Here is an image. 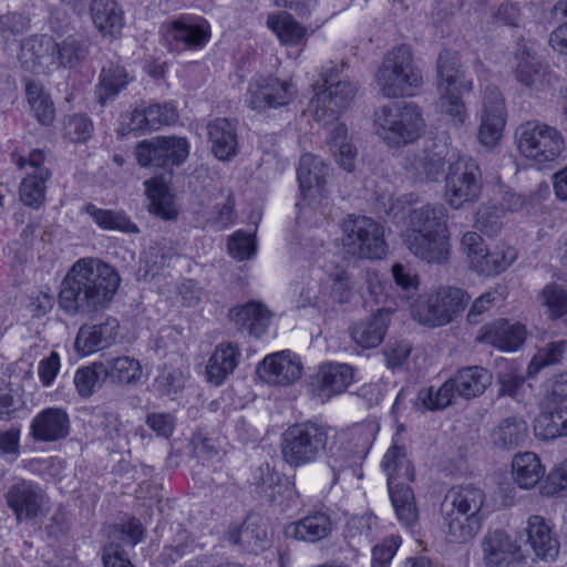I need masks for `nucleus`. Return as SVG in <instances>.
Segmentation results:
<instances>
[{
	"mask_svg": "<svg viewBox=\"0 0 567 567\" xmlns=\"http://www.w3.org/2000/svg\"><path fill=\"white\" fill-rule=\"evenodd\" d=\"M403 166L419 181H435L443 172V158L436 153L421 150L404 157Z\"/></svg>",
	"mask_w": 567,
	"mask_h": 567,
	"instance_id": "obj_40",
	"label": "nucleus"
},
{
	"mask_svg": "<svg viewBox=\"0 0 567 567\" xmlns=\"http://www.w3.org/2000/svg\"><path fill=\"white\" fill-rule=\"evenodd\" d=\"M497 205L488 203L482 205L475 218V227L483 234L489 237H494L499 234L503 228V215Z\"/></svg>",
	"mask_w": 567,
	"mask_h": 567,
	"instance_id": "obj_55",
	"label": "nucleus"
},
{
	"mask_svg": "<svg viewBox=\"0 0 567 567\" xmlns=\"http://www.w3.org/2000/svg\"><path fill=\"white\" fill-rule=\"evenodd\" d=\"M30 29V18L21 12L0 14V37L9 38L27 32Z\"/></svg>",
	"mask_w": 567,
	"mask_h": 567,
	"instance_id": "obj_63",
	"label": "nucleus"
},
{
	"mask_svg": "<svg viewBox=\"0 0 567 567\" xmlns=\"http://www.w3.org/2000/svg\"><path fill=\"white\" fill-rule=\"evenodd\" d=\"M146 110V124L148 130H157L163 125H169L177 120V112L171 104H154Z\"/></svg>",
	"mask_w": 567,
	"mask_h": 567,
	"instance_id": "obj_64",
	"label": "nucleus"
},
{
	"mask_svg": "<svg viewBox=\"0 0 567 567\" xmlns=\"http://www.w3.org/2000/svg\"><path fill=\"white\" fill-rule=\"evenodd\" d=\"M515 79L522 85L542 91L554 84L555 76L548 68L526 49L515 54Z\"/></svg>",
	"mask_w": 567,
	"mask_h": 567,
	"instance_id": "obj_20",
	"label": "nucleus"
},
{
	"mask_svg": "<svg viewBox=\"0 0 567 567\" xmlns=\"http://www.w3.org/2000/svg\"><path fill=\"white\" fill-rule=\"evenodd\" d=\"M391 315L390 310L379 309L371 317L353 323L350 327L352 340L363 349L379 347L390 326Z\"/></svg>",
	"mask_w": 567,
	"mask_h": 567,
	"instance_id": "obj_24",
	"label": "nucleus"
},
{
	"mask_svg": "<svg viewBox=\"0 0 567 567\" xmlns=\"http://www.w3.org/2000/svg\"><path fill=\"white\" fill-rule=\"evenodd\" d=\"M118 322L107 318L104 322L93 326H82L75 339V349L82 354H89L106 348L117 334Z\"/></svg>",
	"mask_w": 567,
	"mask_h": 567,
	"instance_id": "obj_26",
	"label": "nucleus"
},
{
	"mask_svg": "<svg viewBox=\"0 0 567 567\" xmlns=\"http://www.w3.org/2000/svg\"><path fill=\"white\" fill-rule=\"evenodd\" d=\"M551 16L561 22L549 37V44L560 54H567V0H559L551 9Z\"/></svg>",
	"mask_w": 567,
	"mask_h": 567,
	"instance_id": "obj_57",
	"label": "nucleus"
},
{
	"mask_svg": "<svg viewBox=\"0 0 567 567\" xmlns=\"http://www.w3.org/2000/svg\"><path fill=\"white\" fill-rule=\"evenodd\" d=\"M240 357L234 343H221L216 347L206 365V379L214 385H220L234 372Z\"/></svg>",
	"mask_w": 567,
	"mask_h": 567,
	"instance_id": "obj_35",
	"label": "nucleus"
},
{
	"mask_svg": "<svg viewBox=\"0 0 567 567\" xmlns=\"http://www.w3.org/2000/svg\"><path fill=\"white\" fill-rule=\"evenodd\" d=\"M489 202L497 205L498 210L503 215H506V213H516L522 210L528 204L529 197L514 192L508 186L498 185Z\"/></svg>",
	"mask_w": 567,
	"mask_h": 567,
	"instance_id": "obj_56",
	"label": "nucleus"
},
{
	"mask_svg": "<svg viewBox=\"0 0 567 567\" xmlns=\"http://www.w3.org/2000/svg\"><path fill=\"white\" fill-rule=\"evenodd\" d=\"M25 95L31 111L42 125H51L55 118V107L41 82L28 80Z\"/></svg>",
	"mask_w": 567,
	"mask_h": 567,
	"instance_id": "obj_48",
	"label": "nucleus"
},
{
	"mask_svg": "<svg viewBox=\"0 0 567 567\" xmlns=\"http://www.w3.org/2000/svg\"><path fill=\"white\" fill-rule=\"evenodd\" d=\"M228 540L234 545H240L249 551L257 553L265 548L267 530L257 518L246 519L238 528L228 533Z\"/></svg>",
	"mask_w": 567,
	"mask_h": 567,
	"instance_id": "obj_46",
	"label": "nucleus"
},
{
	"mask_svg": "<svg viewBox=\"0 0 567 567\" xmlns=\"http://www.w3.org/2000/svg\"><path fill=\"white\" fill-rule=\"evenodd\" d=\"M526 545L535 557L544 561H554L559 554V540L550 524L540 515H532L525 528Z\"/></svg>",
	"mask_w": 567,
	"mask_h": 567,
	"instance_id": "obj_17",
	"label": "nucleus"
},
{
	"mask_svg": "<svg viewBox=\"0 0 567 567\" xmlns=\"http://www.w3.org/2000/svg\"><path fill=\"white\" fill-rule=\"evenodd\" d=\"M517 258L514 247L497 245L493 249H485L478 257H474L471 268L483 276H494L505 271Z\"/></svg>",
	"mask_w": 567,
	"mask_h": 567,
	"instance_id": "obj_36",
	"label": "nucleus"
},
{
	"mask_svg": "<svg viewBox=\"0 0 567 567\" xmlns=\"http://www.w3.org/2000/svg\"><path fill=\"white\" fill-rule=\"evenodd\" d=\"M333 528L332 520L327 513L313 512L306 517L289 524L285 533L297 540L316 543L327 538Z\"/></svg>",
	"mask_w": 567,
	"mask_h": 567,
	"instance_id": "obj_28",
	"label": "nucleus"
},
{
	"mask_svg": "<svg viewBox=\"0 0 567 567\" xmlns=\"http://www.w3.org/2000/svg\"><path fill=\"white\" fill-rule=\"evenodd\" d=\"M534 432L545 441L567 436V406H555L542 412L534 422Z\"/></svg>",
	"mask_w": 567,
	"mask_h": 567,
	"instance_id": "obj_45",
	"label": "nucleus"
},
{
	"mask_svg": "<svg viewBox=\"0 0 567 567\" xmlns=\"http://www.w3.org/2000/svg\"><path fill=\"white\" fill-rule=\"evenodd\" d=\"M355 92V85L347 81L326 85L324 90L311 99L309 111L317 122L328 123L337 120L339 114L349 106Z\"/></svg>",
	"mask_w": 567,
	"mask_h": 567,
	"instance_id": "obj_12",
	"label": "nucleus"
},
{
	"mask_svg": "<svg viewBox=\"0 0 567 567\" xmlns=\"http://www.w3.org/2000/svg\"><path fill=\"white\" fill-rule=\"evenodd\" d=\"M410 228L406 233H417L422 235L440 231L447 234L446 209L443 205H425L415 208L410 213Z\"/></svg>",
	"mask_w": 567,
	"mask_h": 567,
	"instance_id": "obj_37",
	"label": "nucleus"
},
{
	"mask_svg": "<svg viewBox=\"0 0 567 567\" xmlns=\"http://www.w3.org/2000/svg\"><path fill=\"white\" fill-rule=\"evenodd\" d=\"M374 81L380 94L388 99L411 95V89L420 87L423 79L414 66L411 47L401 44L389 51L374 74Z\"/></svg>",
	"mask_w": 567,
	"mask_h": 567,
	"instance_id": "obj_4",
	"label": "nucleus"
},
{
	"mask_svg": "<svg viewBox=\"0 0 567 567\" xmlns=\"http://www.w3.org/2000/svg\"><path fill=\"white\" fill-rule=\"evenodd\" d=\"M301 372V362L288 350L267 355L257 367L259 378L271 385H289Z\"/></svg>",
	"mask_w": 567,
	"mask_h": 567,
	"instance_id": "obj_15",
	"label": "nucleus"
},
{
	"mask_svg": "<svg viewBox=\"0 0 567 567\" xmlns=\"http://www.w3.org/2000/svg\"><path fill=\"white\" fill-rule=\"evenodd\" d=\"M567 352V341L549 342L540 348L533 357L527 368V377L538 373L542 368L556 365L563 362Z\"/></svg>",
	"mask_w": 567,
	"mask_h": 567,
	"instance_id": "obj_53",
	"label": "nucleus"
},
{
	"mask_svg": "<svg viewBox=\"0 0 567 567\" xmlns=\"http://www.w3.org/2000/svg\"><path fill=\"white\" fill-rule=\"evenodd\" d=\"M526 339V329L518 322L497 320L484 328L480 337L483 343L489 344L502 351H516Z\"/></svg>",
	"mask_w": 567,
	"mask_h": 567,
	"instance_id": "obj_23",
	"label": "nucleus"
},
{
	"mask_svg": "<svg viewBox=\"0 0 567 567\" xmlns=\"http://www.w3.org/2000/svg\"><path fill=\"white\" fill-rule=\"evenodd\" d=\"M445 520L447 540L454 544H465L472 540L482 527L481 518L458 515L454 511L446 512Z\"/></svg>",
	"mask_w": 567,
	"mask_h": 567,
	"instance_id": "obj_49",
	"label": "nucleus"
},
{
	"mask_svg": "<svg viewBox=\"0 0 567 567\" xmlns=\"http://www.w3.org/2000/svg\"><path fill=\"white\" fill-rule=\"evenodd\" d=\"M485 495L482 489L473 485L455 486L452 487L445 495V507H451L458 515H466L474 518L483 519L481 514L484 504Z\"/></svg>",
	"mask_w": 567,
	"mask_h": 567,
	"instance_id": "obj_33",
	"label": "nucleus"
},
{
	"mask_svg": "<svg viewBox=\"0 0 567 567\" xmlns=\"http://www.w3.org/2000/svg\"><path fill=\"white\" fill-rule=\"evenodd\" d=\"M483 175L476 159L460 156L449 164L445 175V198L455 209H463L478 202L482 195Z\"/></svg>",
	"mask_w": 567,
	"mask_h": 567,
	"instance_id": "obj_7",
	"label": "nucleus"
},
{
	"mask_svg": "<svg viewBox=\"0 0 567 567\" xmlns=\"http://www.w3.org/2000/svg\"><path fill=\"white\" fill-rule=\"evenodd\" d=\"M457 395L456 388L453 379L446 380L440 388L434 386L420 390L417 400L424 405L425 409L443 410L451 405Z\"/></svg>",
	"mask_w": 567,
	"mask_h": 567,
	"instance_id": "obj_51",
	"label": "nucleus"
},
{
	"mask_svg": "<svg viewBox=\"0 0 567 567\" xmlns=\"http://www.w3.org/2000/svg\"><path fill=\"white\" fill-rule=\"evenodd\" d=\"M168 34L186 49L203 48L210 38V27L204 19L182 18L171 23Z\"/></svg>",
	"mask_w": 567,
	"mask_h": 567,
	"instance_id": "obj_34",
	"label": "nucleus"
},
{
	"mask_svg": "<svg viewBox=\"0 0 567 567\" xmlns=\"http://www.w3.org/2000/svg\"><path fill=\"white\" fill-rule=\"evenodd\" d=\"M436 72L440 91L464 93L472 90V81L465 79L457 52L443 50L437 58Z\"/></svg>",
	"mask_w": 567,
	"mask_h": 567,
	"instance_id": "obj_22",
	"label": "nucleus"
},
{
	"mask_svg": "<svg viewBox=\"0 0 567 567\" xmlns=\"http://www.w3.org/2000/svg\"><path fill=\"white\" fill-rule=\"evenodd\" d=\"M329 167L323 161L312 154H303L299 161L297 177L301 194L305 198L323 196Z\"/></svg>",
	"mask_w": 567,
	"mask_h": 567,
	"instance_id": "obj_21",
	"label": "nucleus"
},
{
	"mask_svg": "<svg viewBox=\"0 0 567 567\" xmlns=\"http://www.w3.org/2000/svg\"><path fill=\"white\" fill-rule=\"evenodd\" d=\"M377 134L390 147H401L416 141L423 133L424 121L413 103L394 102L379 107L373 115Z\"/></svg>",
	"mask_w": 567,
	"mask_h": 567,
	"instance_id": "obj_3",
	"label": "nucleus"
},
{
	"mask_svg": "<svg viewBox=\"0 0 567 567\" xmlns=\"http://www.w3.org/2000/svg\"><path fill=\"white\" fill-rule=\"evenodd\" d=\"M70 433L68 413L60 408H47L37 414L30 425V434L38 442H55Z\"/></svg>",
	"mask_w": 567,
	"mask_h": 567,
	"instance_id": "obj_19",
	"label": "nucleus"
},
{
	"mask_svg": "<svg viewBox=\"0 0 567 567\" xmlns=\"http://www.w3.org/2000/svg\"><path fill=\"white\" fill-rule=\"evenodd\" d=\"M97 363L79 369L74 375V384L81 396H90L99 381L104 380V373L97 369Z\"/></svg>",
	"mask_w": 567,
	"mask_h": 567,
	"instance_id": "obj_60",
	"label": "nucleus"
},
{
	"mask_svg": "<svg viewBox=\"0 0 567 567\" xmlns=\"http://www.w3.org/2000/svg\"><path fill=\"white\" fill-rule=\"evenodd\" d=\"M189 145L185 137L157 136L137 143L135 156L143 167H172L181 165L188 156Z\"/></svg>",
	"mask_w": 567,
	"mask_h": 567,
	"instance_id": "obj_10",
	"label": "nucleus"
},
{
	"mask_svg": "<svg viewBox=\"0 0 567 567\" xmlns=\"http://www.w3.org/2000/svg\"><path fill=\"white\" fill-rule=\"evenodd\" d=\"M90 14L94 27L104 37L116 38L124 27V12L115 0H92Z\"/></svg>",
	"mask_w": 567,
	"mask_h": 567,
	"instance_id": "obj_30",
	"label": "nucleus"
},
{
	"mask_svg": "<svg viewBox=\"0 0 567 567\" xmlns=\"http://www.w3.org/2000/svg\"><path fill=\"white\" fill-rule=\"evenodd\" d=\"M92 220L103 230H117L125 234H138L140 228L123 210L103 209L92 203L82 208Z\"/></svg>",
	"mask_w": 567,
	"mask_h": 567,
	"instance_id": "obj_42",
	"label": "nucleus"
},
{
	"mask_svg": "<svg viewBox=\"0 0 567 567\" xmlns=\"http://www.w3.org/2000/svg\"><path fill=\"white\" fill-rule=\"evenodd\" d=\"M144 185L150 199V212L165 220L175 219L177 212L167 185L157 178L148 179Z\"/></svg>",
	"mask_w": 567,
	"mask_h": 567,
	"instance_id": "obj_47",
	"label": "nucleus"
},
{
	"mask_svg": "<svg viewBox=\"0 0 567 567\" xmlns=\"http://www.w3.org/2000/svg\"><path fill=\"white\" fill-rule=\"evenodd\" d=\"M91 42L84 37L69 35L56 42L55 63L64 69L80 66L90 53Z\"/></svg>",
	"mask_w": 567,
	"mask_h": 567,
	"instance_id": "obj_44",
	"label": "nucleus"
},
{
	"mask_svg": "<svg viewBox=\"0 0 567 567\" xmlns=\"http://www.w3.org/2000/svg\"><path fill=\"white\" fill-rule=\"evenodd\" d=\"M328 443L326 426L311 421L296 423L282 434V457L291 467L315 463L327 452Z\"/></svg>",
	"mask_w": 567,
	"mask_h": 567,
	"instance_id": "obj_5",
	"label": "nucleus"
},
{
	"mask_svg": "<svg viewBox=\"0 0 567 567\" xmlns=\"http://www.w3.org/2000/svg\"><path fill=\"white\" fill-rule=\"evenodd\" d=\"M212 152L219 161H228L237 154V132L228 118H216L207 125Z\"/></svg>",
	"mask_w": 567,
	"mask_h": 567,
	"instance_id": "obj_32",
	"label": "nucleus"
},
{
	"mask_svg": "<svg viewBox=\"0 0 567 567\" xmlns=\"http://www.w3.org/2000/svg\"><path fill=\"white\" fill-rule=\"evenodd\" d=\"M381 467L386 475L390 499L398 520L412 528L419 520L413 489L414 468L406 457L404 446L392 445L383 456Z\"/></svg>",
	"mask_w": 567,
	"mask_h": 567,
	"instance_id": "obj_2",
	"label": "nucleus"
},
{
	"mask_svg": "<svg viewBox=\"0 0 567 567\" xmlns=\"http://www.w3.org/2000/svg\"><path fill=\"white\" fill-rule=\"evenodd\" d=\"M228 317L238 330H246L250 336L260 338L268 329L271 313L262 303L249 301L231 308Z\"/></svg>",
	"mask_w": 567,
	"mask_h": 567,
	"instance_id": "obj_25",
	"label": "nucleus"
},
{
	"mask_svg": "<svg viewBox=\"0 0 567 567\" xmlns=\"http://www.w3.org/2000/svg\"><path fill=\"white\" fill-rule=\"evenodd\" d=\"M297 95L291 82L277 78H256L249 82L246 104L255 111L262 112L288 105Z\"/></svg>",
	"mask_w": 567,
	"mask_h": 567,
	"instance_id": "obj_11",
	"label": "nucleus"
},
{
	"mask_svg": "<svg viewBox=\"0 0 567 567\" xmlns=\"http://www.w3.org/2000/svg\"><path fill=\"white\" fill-rule=\"evenodd\" d=\"M120 286L117 272L94 259L78 260L61 282L59 305L69 315H91L105 309Z\"/></svg>",
	"mask_w": 567,
	"mask_h": 567,
	"instance_id": "obj_1",
	"label": "nucleus"
},
{
	"mask_svg": "<svg viewBox=\"0 0 567 567\" xmlns=\"http://www.w3.org/2000/svg\"><path fill=\"white\" fill-rule=\"evenodd\" d=\"M491 439L501 450L517 449L528 439V425L522 417H505L492 431Z\"/></svg>",
	"mask_w": 567,
	"mask_h": 567,
	"instance_id": "obj_38",
	"label": "nucleus"
},
{
	"mask_svg": "<svg viewBox=\"0 0 567 567\" xmlns=\"http://www.w3.org/2000/svg\"><path fill=\"white\" fill-rule=\"evenodd\" d=\"M97 369L104 373V380L114 384H132L142 375L140 362L130 357H117L99 362Z\"/></svg>",
	"mask_w": 567,
	"mask_h": 567,
	"instance_id": "obj_41",
	"label": "nucleus"
},
{
	"mask_svg": "<svg viewBox=\"0 0 567 567\" xmlns=\"http://www.w3.org/2000/svg\"><path fill=\"white\" fill-rule=\"evenodd\" d=\"M514 482L523 489L533 488L545 475L540 458L533 452L518 453L512 462Z\"/></svg>",
	"mask_w": 567,
	"mask_h": 567,
	"instance_id": "obj_39",
	"label": "nucleus"
},
{
	"mask_svg": "<svg viewBox=\"0 0 567 567\" xmlns=\"http://www.w3.org/2000/svg\"><path fill=\"white\" fill-rule=\"evenodd\" d=\"M267 25L277 34L280 42L287 45L301 43L307 34L306 28L287 12L269 17Z\"/></svg>",
	"mask_w": 567,
	"mask_h": 567,
	"instance_id": "obj_50",
	"label": "nucleus"
},
{
	"mask_svg": "<svg viewBox=\"0 0 567 567\" xmlns=\"http://www.w3.org/2000/svg\"><path fill=\"white\" fill-rule=\"evenodd\" d=\"M49 169H40L34 175L23 178L20 186V199L29 207L39 208L44 199L45 181L50 177Z\"/></svg>",
	"mask_w": 567,
	"mask_h": 567,
	"instance_id": "obj_52",
	"label": "nucleus"
},
{
	"mask_svg": "<svg viewBox=\"0 0 567 567\" xmlns=\"http://www.w3.org/2000/svg\"><path fill=\"white\" fill-rule=\"evenodd\" d=\"M452 379L457 395L467 400L481 395L491 382L488 371L477 365L461 369Z\"/></svg>",
	"mask_w": 567,
	"mask_h": 567,
	"instance_id": "obj_43",
	"label": "nucleus"
},
{
	"mask_svg": "<svg viewBox=\"0 0 567 567\" xmlns=\"http://www.w3.org/2000/svg\"><path fill=\"white\" fill-rule=\"evenodd\" d=\"M515 135L519 152L539 166L555 161L565 150L561 133L539 121L522 124Z\"/></svg>",
	"mask_w": 567,
	"mask_h": 567,
	"instance_id": "obj_8",
	"label": "nucleus"
},
{
	"mask_svg": "<svg viewBox=\"0 0 567 567\" xmlns=\"http://www.w3.org/2000/svg\"><path fill=\"white\" fill-rule=\"evenodd\" d=\"M496 381L498 385L497 398L509 396L518 400L525 383V375L514 363H506L505 368L497 373Z\"/></svg>",
	"mask_w": 567,
	"mask_h": 567,
	"instance_id": "obj_54",
	"label": "nucleus"
},
{
	"mask_svg": "<svg viewBox=\"0 0 567 567\" xmlns=\"http://www.w3.org/2000/svg\"><path fill=\"white\" fill-rule=\"evenodd\" d=\"M4 498L17 520L22 522L34 519L42 513L47 496L37 483L18 480L8 487Z\"/></svg>",
	"mask_w": 567,
	"mask_h": 567,
	"instance_id": "obj_13",
	"label": "nucleus"
},
{
	"mask_svg": "<svg viewBox=\"0 0 567 567\" xmlns=\"http://www.w3.org/2000/svg\"><path fill=\"white\" fill-rule=\"evenodd\" d=\"M352 381L353 369L349 364H322L315 375V383L318 388L319 395L326 399L342 393Z\"/></svg>",
	"mask_w": 567,
	"mask_h": 567,
	"instance_id": "obj_29",
	"label": "nucleus"
},
{
	"mask_svg": "<svg viewBox=\"0 0 567 567\" xmlns=\"http://www.w3.org/2000/svg\"><path fill=\"white\" fill-rule=\"evenodd\" d=\"M540 302L546 306L553 317L567 313V291L558 284H549L540 292Z\"/></svg>",
	"mask_w": 567,
	"mask_h": 567,
	"instance_id": "obj_58",
	"label": "nucleus"
},
{
	"mask_svg": "<svg viewBox=\"0 0 567 567\" xmlns=\"http://www.w3.org/2000/svg\"><path fill=\"white\" fill-rule=\"evenodd\" d=\"M404 243L410 252L427 264L442 265L451 255L449 234L405 233Z\"/></svg>",
	"mask_w": 567,
	"mask_h": 567,
	"instance_id": "obj_16",
	"label": "nucleus"
},
{
	"mask_svg": "<svg viewBox=\"0 0 567 567\" xmlns=\"http://www.w3.org/2000/svg\"><path fill=\"white\" fill-rule=\"evenodd\" d=\"M133 78L125 68L115 61H106L100 72L95 94L97 102L105 105L126 89Z\"/></svg>",
	"mask_w": 567,
	"mask_h": 567,
	"instance_id": "obj_27",
	"label": "nucleus"
},
{
	"mask_svg": "<svg viewBox=\"0 0 567 567\" xmlns=\"http://www.w3.org/2000/svg\"><path fill=\"white\" fill-rule=\"evenodd\" d=\"M505 126V103L496 86L485 89L482 121L478 140L485 146H494L501 138Z\"/></svg>",
	"mask_w": 567,
	"mask_h": 567,
	"instance_id": "obj_14",
	"label": "nucleus"
},
{
	"mask_svg": "<svg viewBox=\"0 0 567 567\" xmlns=\"http://www.w3.org/2000/svg\"><path fill=\"white\" fill-rule=\"evenodd\" d=\"M441 92L440 111L442 114L447 115L455 125H461L466 118L465 105L461 99L462 93L456 91Z\"/></svg>",
	"mask_w": 567,
	"mask_h": 567,
	"instance_id": "obj_59",
	"label": "nucleus"
},
{
	"mask_svg": "<svg viewBox=\"0 0 567 567\" xmlns=\"http://www.w3.org/2000/svg\"><path fill=\"white\" fill-rule=\"evenodd\" d=\"M56 42L49 35H32L21 43L19 62L32 73L44 72L55 64Z\"/></svg>",
	"mask_w": 567,
	"mask_h": 567,
	"instance_id": "obj_18",
	"label": "nucleus"
},
{
	"mask_svg": "<svg viewBox=\"0 0 567 567\" xmlns=\"http://www.w3.org/2000/svg\"><path fill=\"white\" fill-rule=\"evenodd\" d=\"M482 549L486 566L501 567L516 559L518 547L504 530L496 529L485 535Z\"/></svg>",
	"mask_w": 567,
	"mask_h": 567,
	"instance_id": "obj_31",
	"label": "nucleus"
},
{
	"mask_svg": "<svg viewBox=\"0 0 567 567\" xmlns=\"http://www.w3.org/2000/svg\"><path fill=\"white\" fill-rule=\"evenodd\" d=\"M470 296L461 288L440 287L414 308V318L429 327L450 323L468 303Z\"/></svg>",
	"mask_w": 567,
	"mask_h": 567,
	"instance_id": "obj_9",
	"label": "nucleus"
},
{
	"mask_svg": "<svg viewBox=\"0 0 567 567\" xmlns=\"http://www.w3.org/2000/svg\"><path fill=\"white\" fill-rule=\"evenodd\" d=\"M144 535V527L136 518H131L127 523L122 525H114L111 532L112 542L122 540L130 546H135L140 543Z\"/></svg>",
	"mask_w": 567,
	"mask_h": 567,
	"instance_id": "obj_62",
	"label": "nucleus"
},
{
	"mask_svg": "<svg viewBox=\"0 0 567 567\" xmlns=\"http://www.w3.org/2000/svg\"><path fill=\"white\" fill-rule=\"evenodd\" d=\"M342 246L347 254L371 260L382 259L388 251L383 226L370 217L349 214L341 224Z\"/></svg>",
	"mask_w": 567,
	"mask_h": 567,
	"instance_id": "obj_6",
	"label": "nucleus"
},
{
	"mask_svg": "<svg viewBox=\"0 0 567 567\" xmlns=\"http://www.w3.org/2000/svg\"><path fill=\"white\" fill-rule=\"evenodd\" d=\"M155 386L162 396L174 399V396L184 388V378L179 370H163L156 378Z\"/></svg>",
	"mask_w": 567,
	"mask_h": 567,
	"instance_id": "obj_61",
	"label": "nucleus"
}]
</instances>
